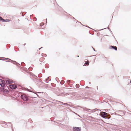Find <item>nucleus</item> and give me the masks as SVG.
I'll return each instance as SVG.
<instances>
[{
  "instance_id": "7",
  "label": "nucleus",
  "mask_w": 131,
  "mask_h": 131,
  "mask_svg": "<svg viewBox=\"0 0 131 131\" xmlns=\"http://www.w3.org/2000/svg\"><path fill=\"white\" fill-rule=\"evenodd\" d=\"M111 48L114 49L115 50H117V47L116 46H111Z\"/></svg>"
},
{
  "instance_id": "27",
  "label": "nucleus",
  "mask_w": 131,
  "mask_h": 131,
  "mask_svg": "<svg viewBox=\"0 0 131 131\" xmlns=\"http://www.w3.org/2000/svg\"><path fill=\"white\" fill-rule=\"evenodd\" d=\"M89 84H91L90 82H89Z\"/></svg>"
},
{
  "instance_id": "19",
  "label": "nucleus",
  "mask_w": 131,
  "mask_h": 131,
  "mask_svg": "<svg viewBox=\"0 0 131 131\" xmlns=\"http://www.w3.org/2000/svg\"><path fill=\"white\" fill-rule=\"evenodd\" d=\"M89 88V87H88L87 86H86L85 87V88Z\"/></svg>"
},
{
  "instance_id": "21",
  "label": "nucleus",
  "mask_w": 131,
  "mask_h": 131,
  "mask_svg": "<svg viewBox=\"0 0 131 131\" xmlns=\"http://www.w3.org/2000/svg\"><path fill=\"white\" fill-rule=\"evenodd\" d=\"M28 91H29V92H31V91H30L29 89H28Z\"/></svg>"
},
{
  "instance_id": "6",
  "label": "nucleus",
  "mask_w": 131,
  "mask_h": 131,
  "mask_svg": "<svg viewBox=\"0 0 131 131\" xmlns=\"http://www.w3.org/2000/svg\"><path fill=\"white\" fill-rule=\"evenodd\" d=\"M49 77H48V78L46 79H45V81L46 82L48 83L49 82V81H50V79H49Z\"/></svg>"
},
{
  "instance_id": "22",
  "label": "nucleus",
  "mask_w": 131,
  "mask_h": 131,
  "mask_svg": "<svg viewBox=\"0 0 131 131\" xmlns=\"http://www.w3.org/2000/svg\"><path fill=\"white\" fill-rule=\"evenodd\" d=\"M46 19V23H47V19Z\"/></svg>"
},
{
  "instance_id": "14",
  "label": "nucleus",
  "mask_w": 131,
  "mask_h": 131,
  "mask_svg": "<svg viewBox=\"0 0 131 131\" xmlns=\"http://www.w3.org/2000/svg\"><path fill=\"white\" fill-rule=\"evenodd\" d=\"M6 20H5V22H8V21H10V20L9 19H7V20H6Z\"/></svg>"
},
{
  "instance_id": "1",
  "label": "nucleus",
  "mask_w": 131,
  "mask_h": 131,
  "mask_svg": "<svg viewBox=\"0 0 131 131\" xmlns=\"http://www.w3.org/2000/svg\"><path fill=\"white\" fill-rule=\"evenodd\" d=\"M6 82L7 84L9 85V86H10V88L12 89H15L17 87L15 85L11 84V83L13 82L12 80L8 79L6 81Z\"/></svg>"
},
{
  "instance_id": "13",
  "label": "nucleus",
  "mask_w": 131,
  "mask_h": 131,
  "mask_svg": "<svg viewBox=\"0 0 131 131\" xmlns=\"http://www.w3.org/2000/svg\"><path fill=\"white\" fill-rule=\"evenodd\" d=\"M64 93H63L61 92V94H57V95H61L62 94H63Z\"/></svg>"
},
{
  "instance_id": "20",
  "label": "nucleus",
  "mask_w": 131,
  "mask_h": 131,
  "mask_svg": "<svg viewBox=\"0 0 131 131\" xmlns=\"http://www.w3.org/2000/svg\"><path fill=\"white\" fill-rule=\"evenodd\" d=\"M42 47H41V48H39V50H40V49H41V48H42Z\"/></svg>"
},
{
  "instance_id": "5",
  "label": "nucleus",
  "mask_w": 131,
  "mask_h": 131,
  "mask_svg": "<svg viewBox=\"0 0 131 131\" xmlns=\"http://www.w3.org/2000/svg\"><path fill=\"white\" fill-rule=\"evenodd\" d=\"M107 114V113H106L103 112L102 113L101 116L102 117L105 118L106 116V115Z\"/></svg>"
},
{
  "instance_id": "9",
  "label": "nucleus",
  "mask_w": 131,
  "mask_h": 131,
  "mask_svg": "<svg viewBox=\"0 0 131 131\" xmlns=\"http://www.w3.org/2000/svg\"><path fill=\"white\" fill-rule=\"evenodd\" d=\"M0 19L2 21H5V20L2 18L1 17H0Z\"/></svg>"
},
{
  "instance_id": "3",
  "label": "nucleus",
  "mask_w": 131,
  "mask_h": 131,
  "mask_svg": "<svg viewBox=\"0 0 131 131\" xmlns=\"http://www.w3.org/2000/svg\"><path fill=\"white\" fill-rule=\"evenodd\" d=\"M5 84L6 83L4 80L0 79V85L2 87H4Z\"/></svg>"
},
{
  "instance_id": "16",
  "label": "nucleus",
  "mask_w": 131,
  "mask_h": 131,
  "mask_svg": "<svg viewBox=\"0 0 131 131\" xmlns=\"http://www.w3.org/2000/svg\"><path fill=\"white\" fill-rule=\"evenodd\" d=\"M1 122L2 123H6V122H4V121H2V122Z\"/></svg>"
},
{
  "instance_id": "17",
  "label": "nucleus",
  "mask_w": 131,
  "mask_h": 131,
  "mask_svg": "<svg viewBox=\"0 0 131 131\" xmlns=\"http://www.w3.org/2000/svg\"><path fill=\"white\" fill-rule=\"evenodd\" d=\"M13 63H14V64H15L14 63H17L15 61H13Z\"/></svg>"
},
{
  "instance_id": "23",
  "label": "nucleus",
  "mask_w": 131,
  "mask_h": 131,
  "mask_svg": "<svg viewBox=\"0 0 131 131\" xmlns=\"http://www.w3.org/2000/svg\"><path fill=\"white\" fill-rule=\"evenodd\" d=\"M25 45H26V43H24V45L25 46Z\"/></svg>"
},
{
  "instance_id": "4",
  "label": "nucleus",
  "mask_w": 131,
  "mask_h": 131,
  "mask_svg": "<svg viewBox=\"0 0 131 131\" xmlns=\"http://www.w3.org/2000/svg\"><path fill=\"white\" fill-rule=\"evenodd\" d=\"M81 127H73V131H81Z\"/></svg>"
},
{
  "instance_id": "10",
  "label": "nucleus",
  "mask_w": 131,
  "mask_h": 131,
  "mask_svg": "<svg viewBox=\"0 0 131 131\" xmlns=\"http://www.w3.org/2000/svg\"><path fill=\"white\" fill-rule=\"evenodd\" d=\"M64 81H62L60 82L61 84H63L64 83Z\"/></svg>"
},
{
  "instance_id": "25",
  "label": "nucleus",
  "mask_w": 131,
  "mask_h": 131,
  "mask_svg": "<svg viewBox=\"0 0 131 131\" xmlns=\"http://www.w3.org/2000/svg\"><path fill=\"white\" fill-rule=\"evenodd\" d=\"M60 92L61 93L62 92V90H61V91H60Z\"/></svg>"
},
{
  "instance_id": "8",
  "label": "nucleus",
  "mask_w": 131,
  "mask_h": 131,
  "mask_svg": "<svg viewBox=\"0 0 131 131\" xmlns=\"http://www.w3.org/2000/svg\"><path fill=\"white\" fill-rule=\"evenodd\" d=\"M5 59L6 60H10V59L8 58H4V59H0V60H5Z\"/></svg>"
},
{
  "instance_id": "26",
  "label": "nucleus",
  "mask_w": 131,
  "mask_h": 131,
  "mask_svg": "<svg viewBox=\"0 0 131 131\" xmlns=\"http://www.w3.org/2000/svg\"><path fill=\"white\" fill-rule=\"evenodd\" d=\"M77 57H79V56L78 55V56H77Z\"/></svg>"
},
{
  "instance_id": "2",
  "label": "nucleus",
  "mask_w": 131,
  "mask_h": 131,
  "mask_svg": "<svg viewBox=\"0 0 131 131\" xmlns=\"http://www.w3.org/2000/svg\"><path fill=\"white\" fill-rule=\"evenodd\" d=\"M21 98L24 100L27 101L28 100V97L26 95L23 94L21 95Z\"/></svg>"
},
{
  "instance_id": "11",
  "label": "nucleus",
  "mask_w": 131,
  "mask_h": 131,
  "mask_svg": "<svg viewBox=\"0 0 131 131\" xmlns=\"http://www.w3.org/2000/svg\"><path fill=\"white\" fill-rule=\"evenodd\" d=\"M76 88H79V84H77L76 85Z\"/></svg>"
},
{
  "instance_id": "24",
  "label": "nucleus",
  "mask_w": 131,
  "mask_h": 131,
  "mask_svg": "<svg viewBox=\"0 0 131 131\" xmlns=\"http://www.w3.org/2000/svg\"><path fill=\"white\" fill-rule=\"evenodd\" d=\"M3 124H6V123H3Z\"/></svg>"
},
{
  "instance_id": "18",
  "label": "nucleus",
  "mask_w": 131,
  "mask_h": 131,
  "mask_svg": "<svg viewBox=\"0 0 131 131\" xmlns=\"http://www.w3.org/2000/svg\"><path fill=\"white\" fill-rule=\"evenodd\" d=\"M92 48L93 49L94 51H95V50L94 49V48H93V47H92Z\"/></svg>"
},
{
  "instance_id": "12",
  "label": "nucleus",
  "mask_w": 131,
  "mask_h": 131,
  "mask_svg": "<svg viewBox=\"0 0 131 131\" xmlns=\"http://www.w3.org/2000/svg\"><path fill=\"white\" fill-rule=\"evenodd\" d=\"M89 61H87L85 62V64L86 65H88L89 64Z\"/></svg>"
},
{
  "instance_id": "15",
  "label": "nucleus",
  "mask_w": 131,
  "mask_h": 131,
  "mask_svg": "<svg viewBox=\"0 0 131 131\" xmlns=\"http://www.w3.org/2000/svg\"><path fill=\"white\" fill-rule=\"evenodd\" d=\"M67 83H70V80L67 81Z\"/></svg>"
}]
</instances>
